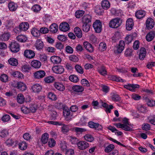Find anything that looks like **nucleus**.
<instances>
[{
  "instance_id": "f257e3e1",
  "label": "nucleus",
  "mask_w": 155,
  "mask_h": 155,
  "mask_svg": "<svg viewBox=\"0 0 155 155\" xmlns=\"http://www.w3.org/2000/svg\"><path fill=\"white\" fill-rule=\"evenodd\" d=\"M29 108L23 107H21V110L23 113L25 114H28L30 112L34 113L37 110L36 104H31Z\"/></svg>"
},
{
  "instance_id": "f03ea898",
  "label": "nucleus",
  "mask_w": 155,
  "mask_h": 155,
  "mask_svg": "<svg viewBox=\"0 0 155 155\" xmlns=\"http://www.w3.org/2000/svg\"><path fill=\"white\" fill-rule=\"evenodd\" d=\"M8 48L12 52L16 53L19 51L20 45L16 41H14L9 44Z\"/></svg>"
},
{
  "instance_id": "7ed1b4c3",
  "label": "nucleus",
  "mask_w": 155,
  "mask_h": 155,
  "mask_svg": "<svg viewBox=\"0 0 155 155\" xmlns=\"http://www.w3.org/2000/svg\"><path fill=\"white\" fill-rule=\"evenodd\" d=\"M122 20L120 18H116L112 20L109 23V26L113 28H117L120 26Z\"/></svg>"
},
{
  "instance_id": "20e7f679",
  "label": "nucleus",
  "mask_w": 155,
  "mask_h": 155,
  "mask_svg": "<svg viewBox=\"0 0 155 155\" xmlns=\"http://www.w3.org/2000/svg\"><path fill=\"white\" fill-rule=\"evenodd\" d=\"M93 27L96 32L100 33L102 30V23L100 20H96L93 24Z\"/></svg>"
},
{
  "instance_id": "39448f33",
  "label": "nucleus",
  "mask_w": 155,
  "mask_h": 155,
  "mask_svg": "<svg viewBox=\"0 0 155 155\" xmlns=\"http://www.w3.org/2000/svg\"><path fill=\"white\" fill-rule=\"evenodd\" d=\"M63 114L67 121H69L72 118V115L71 114L70 110L66 107L63 110Z\"/></svg>"
},
{
  "instance_id": "423d86ee",
  "label": "nucleus",
  "mask_w": 155,
  "mask_h": 155,
  "mask_svg": "<svg viewBox=\"0 0 155 155\" xmlns=\"http://www.w3.org/2000/svg\"><path fill=\"white\" fill-rule=\"evenodd\" d=\"M88 125L90 128H95L96 130H101L102 128V127L101 125L92 121L89 122L88 123Z\"/></svg>"
},
{
  "instance_id": "0eeeda50",
  "label": "nucleus",
  "mask_w": 155,
  "mask_h": 155,
  "mask_svg": "<svg viewBox=\"0 0 155 155\" xmlns=\"http://www.w3.org/2000/svg\"><path fill=\"white\" fill-rule=\"evenodd\" d=\"M52 70L54 72L58 74H61L64 71V68L61 65L55 66L52 67Z\"/></svg>"
},
{
  "instance_id": "6e6552de",
  "label": "nucleus",
  "mask_w": 155,
  "mask_h": 155,
  "mask_svg": "<svg viewBox=\"0 0 155 155\" xmlns=\"http://www.w3.org/2000/svg\"><path fill=\"white\" fill-rule=\"evenodd\" d=\"M46 73L44 71L39 70L34 73V77L36 79H40L43 78L45 75Z\"/></svg>"
},
{
  "instance_id": "1a4fd4ad",
  "label": "nucleus",
  "mask_w": 155,
  "mask_h": 155,
  "mask_svg": "<svg viewBox=\"0 0 155 155\" xmlns=\"http://www.w3.org/2000/svg\"><path fill=\"white\" fill-rule=\"evenodd\" d=\"M77 145L79 149L84 150L89 147V144L85 141H80L78 143Z\"/></svg>"
},
{
  "instance_id": "9d476101",
  "label": "nucleus",
  "mask_w": 155,
  "mask_h": 155,
  "mask_svg": "<svg viewBox=\"0 0 155 155\" xmlns=\"http://www.w3.org/2000/svg\"><path fill=\"white\" fill-rule=\"evenodd\" d=\"M125 45L124 42L123 40H120L119 42V44L116 48L117 52L120 53L122 52L124 49Z\"/></svg>"
},
{
  "instance_id": "9b49d317",
  "label": "nucleus",
  "mask_w": 155,
  "mask_h": 155,
  "mask_svg": "<svg viewBox=\"0 0 155 155\" xmlns=\"http://www.w3.org/2000/svg\"><path fill=\"white\" fill-rule=\"evenodd\" d=\"M35 53L33 51L31 50H26L24 52V55L27 58L31 59L33 58L35 56Z\"/></svg>"
},
{
  "instance_id": "f8f14e48",
  "label": "nucleus",
  "mask_w": 155,
  "mask_h": 155,
  "mask_svg": "<svg viewBox=\"0 0 155 155\" xmlns=\"http://www.w3.org/2000/svg\"><path fill=\"white\" fill-rule=\"evenodd\" d=\"M59 29L61 31L66 32L68 31L70 28L69 25L66 22H62L60 24Z\"/></svg>"
},
{
  "instance_id": "ddd939ff",
  "label": "nucleus",
  "mask_w": 155,
  "mask_h": 155,
  "mask_svg": "<svg viewBox=\"0 0 155 155\" xmlns=\"http://www.w3.org/2000/svg\"><path fill=\"white\" fill-rule=\"evenodd\" d=\"M154 25V23L151 18H148L146 21V27L148 30L152 28Z\"/></svg>"
},
{
  "instance_id": "4468645a",
  "label": "nucleus",
  "mask_w": 155,
  "mask_h": 155,
  "mask_svg": "<svg viewBox=\"0 0 155 155\" xmlns=\"http://www.w3.org/2000/svg\"><path fill=\"white\" fill-rule=\"evenodd\" d=\"M134 25L133 20L132 18H130L128 19L126 22V26L127 30L130 31L133 28Z\"/></svg>"
},
{
  "instance_id": "2eb2a0df",
  "label": "nucleus",
  "mask_w": 155,
  "mask_h": 155,
  "mask_svg": "<svg viewBox=\"0 0 155 155\" xmlns=\"http://www.w3.org/2000/svg\"><path fill=\"white\" fill-rule=\"evenodd\" d=\"M31 89L33 92L38 93L41 91L42 87L39 84H35L32 85Z\"/></svg>"
},
{
  "instance_id": "dca6fc26",
  "label": "nucleus",
  "mask_w": 155,
  "mask_h": 155,
  "mask_svg": "<svg viewBox=\"0 0 155 155\" xmlns=\"http://www.w3.org/2000/svg\"><path fill=\"white\" fill-rule=\"evenodd\" d=\"M19 27L20 31H26L29 28V25L27 22H22L20 24Z\"/></svg>"
},
{
  "instance_id": "f3484780",
  "label": "nucleus",
  "mask_w": 155,
  "mask_h": 155,
  "mask_svg": "<svg viewBox=\"0 0 155 155\" xmlns=\"http://www.w3.org/2000/svg\"><path fill=\"white\" fill-rule=\"evenodd\" d=\"M101 4V7L104 10L108 9L110 7V3L107 0H103L102 1Z\"/></svg>"
},
{
  "instance_id": "a211bd4d",
  "label": "nucleus",
  "mask_w": 155,
  "mask_h": 155,
  "mask_svg": "<svg viewBox=\"0 0 155 155\" xmlns=\"http://www.w3.org/2000/svg\"><path fill=\"white\" fill-rule=\"evenodd\" d=\"M84 47L86 49L90 52H92L94 51V48L92 45L87 41L83 43Z\"/></svg>"
},
{
  "instance_id": "6ab92c4d",
  "label": "nucleus",
  "mask_w": 155,
  "mask_h": 155,
  "mask_svg": "<svg viewBox=\"0 0 155 155\" xmlns=\"http://www.w3.org/2000/svg\"><path fill=\"white\" fill-rule=\"evenodd\" d=\"M94 12L99 15H102L104 13V9L100 5H97L95 8Z\"/></svg>"
},
{
  "instance_id": "aec40b11",
  "label": "nucleus",
  "mask_w": 155,
  "mask_h": 155,
  "mask_svg": "<svg viewBox=\"0 0 155 155\" xmlns=\"http://www.w3.org/2000/svg\"><path fill=\"white\" fill-rule=\"evenodd\" d=\"M146 12L142 10H139L137 11L135 13V16L137 18L140 19L143 18L145 16Z\"/></svg>"
},
{
  "instance_id": "412c9836",
  "label": "nucleus",
  "mask_w": 155,
  "mask_h": 155,
  "mask_svg": "<svg viewBox=\"0 0 155 155\" xmlns=\"http://www.w3.org/2000/svg\"><path fill=\"white\" fill-rule=\"evenodd\" d=\"M18 89L21 91H25L27 88L25 84L22 82H19L17 84Z\"/></svg>"
},
{
  "instance_id": "4be33fe9",
  "label": "nucleus",
  "mask_w": 155,
  "mask_h": 155,
  "mask_svg": "<svg viewBox=\"0 0 155 155\" xmlns=\"http://www.w3.org/2000/svg\"><path fill=\"white\" fill-rule=\"evenodd\" d=\"M35 46L37 49L39 50L42 49L44 47L43 42L40 39L37 40L35 43Z\"/></svg>"
},
{
  "instance_id": "5701e85b",
  "label": "nucleus",
  "mask_w": 155,
  "mask_h": 155,
  "mask_svg": "<svg viewBox=\"0 0 155 155\" xmlns=\"http://www.w3.org/2000/svg\"><path fill=\"white\" fill-rule=\"evenodd\" d=\"M51 60L52 62L56 64L60 63L61 61V58L59 57L56 56H51Z\"/></svg>"
},
{
  "instance_id": "b1692460",
  "label": "nucleus",
  "mask_w": 155,
  "mask_h": 155,
  "mask_svg": "<svg viewBox=\"0 0 155 155\" xmlns=\"http://www.w3.org/2000/svg\"><path fill=\"white\" fill-rule=\"evenodd\" d=\"M16 38L18 41L20 42H24L27 40L26 36L23 35H18L16 37Z\"/></svg>"
},
{
  "instance_id": "393cba45",
  "label": "nucleus",
  "mask_w": 155,
  "mask_h": 155,
  "mask_svg": "<svg viewBox=\"0 0 155 155\" xmlns=\"http://www.w3.org/2000/svg\"><path fill=\"white\" fill-rule=\"evenodd\" d=\"M48 137L49 135L47 133H44L42 134L41 139V142L43 144H45L47 143L48 141Z\"/></svg>"
},
{
  "instance_id": "a878e982",
  "label": "nucleus",
  "mask_w": 155,
  "mask_h": 155,
  "mask_svg": "<svg viewBox=\"0 0 155 155\" xmlns=\"http://www.w3.org/2000/svg\"><path fill=\"white\" fill-rule=\"evenodd\" d=\"M147 105L150 107H153L155 105V101L149 99L147 97L144 98Z\"/></svg>"
},
{
  "instance_id": "bb28decb",
  "label": "nucleus",
  "mask_w": 155,
  "mask_h": 155,
  "mask_svg": "<svg viewBox=\"0 0 155 155\" xmlns=\"http://www.w3.org/2000/svg\"><path fill=\"white\" fill-rule=\"evenodd\" d=\"M76 35L79 38H81L82 36V31L81 29L78 27H76L74 29Z\"/></svg>"
},
{
  "instance_id": "cd10ccee",
  "label": "nucleus",
  "mask_w": 155,
  "mask_h": 155,
  "mask_svg": "<svg viewBox=\"0 0 155 155\" xmlns=\"http://www.w3.org/2000/svg\"><path fill=\"white\" fill-rule=\"evenodd\" d=\"M155 36V33L153 31H150L147 34L146 37L147 41H150L153 39Z\"/></svg>"
},
{
  "instance_id": "c85d7f7f",
  "label": "nucleus",
  "mask_w": 155,
  "mask_h": 155,
  "mask_svg": "<svg viewBox=\"0 0 155 155\" xmlns=\"http://www.w3.org/2000/svg\"><path fill=\"white\" fill-rule=\"evenodd\" d=\"M91 17L89 15L84 16L82 19V22L83 24H87L91 25Z\"/></svg>"
},
{
  "instance_id": "c756f323",
  "label": "nucleus",
  "mask_w": 155,
  "mask_h": 155,
  "mask_svg": "<svg viewBox=\"0 0 155 155\" xmlns=\"http://www.w3.org/2000/svg\"><path fill=\"white\" fill-rule=\"evenodd\" d=\"M31 64L32 66L36 68H38L41 65V63L39 61L34 60L31 62Z\"/></svg>"
},
{
  "instance_id": "7c9ffc66",
  "label": "nucleus",
  "mask_w": 155,
  "mask_h": 155,
  "mask_svg": "<svg viewBox=\"0 0 155 155\" xmlns=\"http://www.w3.org/2000/svg\"><path fill=\"white\" fill-rule=\"evenodd\" d=\"M10 36V35L8 33H5L0 36V40L2 41H8Z\"/></svg>"
},
{
  "instance_id": "2f4dec72",
  "label": "nucleus",
  "mask_w": 155,
  "mask_h": 155,
  "mask_svg": "<svg viewBox=\"0 0 155 155\" xmlns=\"http://www.w3.org/2000/svg\"><path fill=\"white\" fill-rule=\"evenodd\" d=\"M72 90L74 92H82L84 90L83 87L79 85H75L72 87Z\"/></svg>"
},
{
  "instance_id": "473e14b6",
  "label": "nucleus",
  "mask_w": 155,
  "mask_h": 155,
  "mask_svg": "<svg viewBox=\"0 0 155 155\" xmlns=\"http://www.w3.org/2000/svg\"><path fill=\"white\" fill-rule=\"evenodd\" d=\"M17 99L18 103L20 104L23 103L25 101L24 95L21 94H19L17 95Z\"/></svg>"
},
{
  "instance_id": "72a5a7b5",
  "label": "nucleus",
  "mask_w": 155,
  "mask_h": 155,
  "mask_svg": "<svg viewBox=\"0 0 155 155\" xmlns=\"http://www.w3.org/2000/svg\"><path fill=\"white\" fill-rule=\"evenodd\" d=\"M31 33L34 37H38L40 36V34L39 30L36 28H33L31 30Z\"/></svg>"
},
{
  "instance_id": "f704fd0d",
  "label": "nucleus",
  "mask_w": 155,
  "mask_h": 155,
  "mask_svg": "<svg viewBox=\"0 0 155 155\" xmlns=\"http://www.w3.org/2000/svg\"><path fill=\"white\" fill-rule=\"evenodd\" d=\"M58 27L55 23L51 24L50 27V31L53 33H56L58 30Z\"/></svg>"
},
{
  "instance_id": "c9c22d12",
  "label": "nucleus",
  "mask_w": 155,
  "mask_h": 155,
  "mask_svg": "<svg viewBox=\"0 0 155 155\" xmlns=\"http://www.w3.org/2000/svg\"><path fill=\"white\" fill-rule=\"evenodd\" d=\"M8 7L9 9L12 11H15L17 8L16 4L13 2L9 3L8 4Z\"/></svg>"
},
{
  "instance_id": "e433bc0d",
  "label": "nucleus",
  "mask_w": 155,
  "mask_h": 155,
  "mask_svg": "<svg viewBox=\"0 0 155 155\" xmlns=\"http://www.w3.org/2000/svg\"><path fill=\"white\" fill-rule=\"evenodd\" d=\"M54 86L56 89L60 91H63L64 89V86L59 83H55L54 84Z\"/></svg>"
},
{
  "instance_id": "4c0bfd02",
  "label": "nucleus",
  "mask_w": 155,
  "mask_h": 155,
  "mask_svg": "<svg viewBox=\"0 0 155 155\" xmlns=\"http://www.w3.org/2000/svg\"><path fill=\"white\" fill-rule=\"evenodd\" d=\"M12 75L18 78H23V75L22 73L18 71H15L12 73Z\"/></svg>"
},
{
  "instance_id": "58836bf2",
  "label": "nucleus",
  "mask_w": 155,
  "mask_h": 155,
  "mask_svg": "<svg viewBox=\"0 0 155 155\" xmlns=\"http://www.w3.org/2000/svg\"><path fill=\"white\" fill-rule=\"evenodd\" d=\"M102 106L103 107L106 108L105 111L106 112H108L109 113H110V110L113 109L114 107L112 105H110L109 106L108 104L106 103H104L102 104Z\"/></svg>"
},
{
  "instance_id": "ea45409f",
  "label": "nucleus",
  "mask_w": 155,
  "mask_h": 155,
  "mask_svg": "<svg viewBox=\"0 0 155 155\" xmlns=\"http://www.w3.org/2000/svg\"><path fill=\"white\" fill-rule=\"evenodd\" d=\"M10 64L14 66H16L18 64L17 60L14 58H11L8 60Z\"/></svg>"
},
{
  "instance_id": "a19ab883",
  "label": "nucleus",
  "mask_w": 155,
  "mask_h": 155,
  "mask_svg": "<svg viewBox=\"0 0 155 155\" xmlns=\"http://www.w3.org/2000/svg\"><path fill=\"white\" fill-rule=\"evenodd\" d=\"M98 71L101 75L105 76L107 74V71L104 66H101L98 68Z\"/></svg>"
},
{
  "instance_id": "79ce46f5",
  "label": "nucleus",
  "mask_w": 155,
  "mask_h": 155,
  "mask_svg": "<svg viewBox=\"0 0 155 155\" xmlns=\"http://www.w3.org/2000/svg\"><path fill=\"white\" fill-rule=\"evenodd\" d=\"M31 67L28 64H24L21 67L22 71L24 72H28L31 70Z\"/></svg>"
},
{
  "instance_id": "37998d69",
  "label": "nucleus",
  "mask_w": 155,
  "mask_h": 155,
  "mask_svg": "<svg viewBox=\"0 0 155 155\" xmlns=\"http://www.w3.org/2000/svg\"><path fill=\"white\" fill-rule=\"evenodd\" d=\"M69 79L71 81L74 83H76L79 80V79L77 76L74 74L71 75L69 77Z\"/></svg>"
},
{
  "instance_id": "c03bdc74",
  "label": "nucleus",
  "mask_w": 155,
  "mask_h": 155,
  "mask_svg": "<svg viewBox=\"0 0 155 155\" xmlns=\"http://www.w3.org/2000/svg\"><path fill=\"white\" fill-rule=\"evenodd\" d=\"M19 148L21 150H24L26 149L27 144L25 142L22 141L19 143Z\"/></svg>"
},
{
  "instance_id": "a18cd8bd",
  "label": "nucleus",
  "mask_w": 155,
  "mask_h": 155,
  "mask_svg": "<svg viewBox=\"0 0 155 155\" xmlns=\"http://www.w3.org/2000/svg\"><path fill=\"white\" fill-rule=\"evenodd\" d=\"M54 80V78L52 76H49L44 78L45 82L48 83H52Z\"/></svg>"
},
{
  "instance_id": "49530a36",
  "label": "nucleus",
  "mask_w": 155,
  "mask_h": 155,
  "mask_svg": "<svg viewBox=\"0 0 155 155\" xmlns=\"http://www.w3.org/2000/svg\"><path fill=\"white\" fill-rule=\"evenodd\" d=\"M90 26L91 24H83L82 26V29L84 32H87L90 30Z\"/></svg>"
},
{
  "instance_id": "de8ad7c7",
  "label": "nucleus",
  "mask_w": 155,
  "mask_h": 155,
  "mask_svg": "<svg viewBox=\"0 0 155 155\" xmlns=\"http://www.w3.org/2000/svg\"><path fill=\"white\" fill-rule=\"evenodd\" d=\"M114 147V145L110 144L107 146L105 149L104 151L106 153H109L112 151Z\"/></svg>"
},
{
  "instance_id": "09e8293b",
  "label": "nucleus",
  "mask_w": 155,
  "mask_h": 155,
  "mask_svg": "<svg viewBox=\"0 0 155 155\" xmlns=\"http://www.w3.org/2000/svg\"><path fill=\"white\" fill-rule=\"evenodd\" d=\"M84 13V11L83 10L77 11L75 14V17L77 18H79L83 16Z\"/></svg>"
},
{
  "instance_id": "8fccbe9b",
  "label": "nucleus",
  "mask_w": 155,
  "mask_h": 155,
  "mask_svg": "<svg viewBox=\"0 0 155 155\" xmlns=\"http://www.w3.org/2000/svg\"><path fill=\"white\" fill-rule=\"evenodd\" d=\"M48 97L52 101H55L57 99L56 95L52 92H50L48 93Z\"/></svg>"
},
{
  "instance_id": "3c124183",
  "label": "nucleus",
  "mask_w": 155,
  "mask_h": 155,
  "mask_svg": "<svg viewBox=\"0 0 155 155\" xmlns=\"http://www.w3.org/2000/svg\"><path fill=\"white\" fill-rule=\"evenodd\" d=\"M61 131L64 133H68L69 130V126L68 125L64 124L61 127Z\"/></svg>"
},
{
  "instance_id": "603ef678",
  "label": "nucleus",
  "mask_w": 155,
  "mask_h": 155,
  "mask_svg": "<svg viewBox=\"0 0 155 155\" xmlns=\"http://www.w3.org/2000/svg\"><path fill=\"white\" fill-rule=\"evenodd\" d=\"M133 37L132 35H128L125 38V42L127 44H129L133 40Z\"/></svg>"
},
{
  "instance_id": "864d4df0",
  "label": "nucleus",
  "mask_w": 155,
  "mask_h": 155,
  "mask_svg": "<svg viewBox=\"0 0 155 155\" xmlns=\"http://www.w3.org/2000/svg\"><path fill=\"white\" fill-rule=\"evenodd\" d=\"M73 130L78 133H81L83 132L86 131V130L81 128L75 127L74 128Z\"/></svg>"
},
{
  "instance_id": "5fc2aeb1",
  "label": "nucleus",
  "mask_w": 155,
  "mask_h": 155,
  "mask_svg": "<svg viewBox=\"0 0 155 155\" xmlns=\"http://www.w3.org/2000/svg\"><path fill=\"white\" fill-rule=\"evenodd\" d=\"M84 138L86 140L90 142H92L94 140V138L91 135L87 134L84 136Z\"/></svg>"
},
{
  "instance_id": "6e6d98bb",
  "label": "nucleus",
  "mask_w": 155,
  "mask_h": 155,
  "mask_svg": "<svg viewBox=\"0 0 155 155\" xmlns=\"http://www.w3.org/2000/svg\"><path fill=\"white\" fill-rule=\"evenodd\" d=\"M99 48L102 51H105L107 48L106 44L104 42H101L99 45Z\"/></svg>"
},
{
  "instance_id": "4d7b16f0",
  "label": "nucleus",
  "mask_w": 155,
  "mask_h": 155,
  "mask_svg": "<svg viewBox=\"0 0 155 155\" xmlns=\"http://www.w3.org/2000/svg\"><path fill=\"white\" fill-rule=\"evenodd\" d=\"M75 68L76 71L78 73L81 74L83 73V70L81 66L77 64L75 66Z\"/></svg>"
},
{
  "instance_id": "13d9d810",
  "label": "nucleus",
  "mask_w": 155,
  "mask_h": 155,
  "mask_svg": "<svg viewBox=\"0 0 155 155\" xmlns=\"http://www.w3.org/2000/svg\"><path fill=\"white\" fill-rule=\"evenodd\" d=\"M110 12L112 15L116 16H118L120 14V12L119 10H116L115 8H113L111 9Z\"/></svg>"
},
{
  "instance_id": "bf43d9fd",
  "label": "nucleus",
  "mask_w": 155,
  "mask_h": 155,
  "mask_svg": "<svg viewBox=\"0 0 155 155\" xmlns=\"http://www.w3.org/2000/svg\"><path fill=\"white\" fill-rule=\"evenodd\" d=\"M69 60L74 62H77L79 60L78 58L75 55H71L69 57Z\"/></svg>"
},
{
  "instance_id": "052dcab7",
  "label": "nucleus",
  "mask_w": 155,
  "mask_h": 155,
  "mask_svg": "<svg viewBox=\"0 0 155 155\" xmlns=\"http://www.w3.org/2000/svg\"><path fill=\"white\" fill-rule=\"evenodd\" d=\"M74 150L72 149H67L65 151V155H74Z\"/></svg>"
},
{
  "instance_id": "680f3d73",
  "label": "nucleus",
  "mask_w": 155,
  "mask_h": 155,
  "mask_svg": "<svg viewBox=\"0 0 155 155\" xmlns=\"http://www.w3.org/2000/svg\"><path fill=\"white\" fill-rule=\"evenodd\" d=\"M41 7L38 5H34L32 8V10L35 12H37L41 10Z\"/></svg>"
},
{
  "instance_id": "e2e57ef3",
  "label": "nucleus",
  "mask_w": 155,
  "mask_h": 155,
  "mask_svg": "<svg viewBox=\"0 0 155 155\" xmlns=\"http://www.w3.org/2000/svg\"><path fill=\"white\" fill-rule=\"evenodd\" d=\"M55 144V141L53 138L49 139L48 142V145L50 147H53Z\"/></svg>"
},
{
  "instance_id": "0e129e2a",
  "label": "nucleus",
  "mask_w": 155,
  "mask_h": 155,
  "mask_svg": "<svg viewBox=\"0 0 155 155\" xmlns=\"http://www.w3.org/2000/svg\"><path fill=\"white\" fill-rule=\"evenodd\" d=\"M0 79L1 81L6 82L8 80V77L5 74H2L0 77Z\"/></svg>"
},
{
  "instance_id": "69168bd1",
  "label": "nucleus",
  "mask_w": 155,
  "mask_h": 155,
  "mask_svg": "<svg viewBox=\"0 0 155 155\" xmlns=\"http://www.w3.org/2000/svg\"><path fill=\"white\" fill-rule=\"evenodd\" d=\"M112 80L117 82H123V80L120 78L117 77L116 76H112L111 77Z\"/></svg>"
},
{
  "instance_id": "338daca9",
  "label": "nucleus",
  "mask_w": 155,
  "mask_h": 155,
  "mask_svg": "<svg viewBox=\"0 0 155 155\" xmlns=\"http://www.w3.org/2000/svg\"><path fill=\"white\" fill-rule=\"evenodd\" d=\"M8 134L7 130H2L0 133V136L2 137H4Z\"/></svg>"
},
{
  "instance_id": "774afa93",
  "label": "nucleus",
  "mask_w": 155,
  "mask_h": 155,
  "mask_svg": "<svg viewBox=\"0 0 155 155\" xmlns=\"http://www.w3.org/2000/svg\"><path fill=\"white\" fill-rule=\"evenodd\" d=\"M132 50L130 48H127L124 53V54L126 57L130 56L131 55Z\"/></svg>"
}]
</instances>
